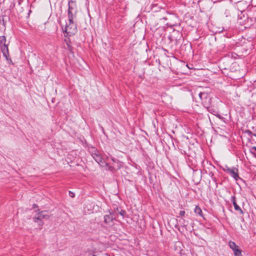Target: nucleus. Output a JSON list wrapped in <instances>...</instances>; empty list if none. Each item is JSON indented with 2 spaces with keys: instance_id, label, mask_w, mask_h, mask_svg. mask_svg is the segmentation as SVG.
<instances>
[{
  "instance_id": "39448f33",
  "label": "nucleus",
  "mask_w": 256,
  "mask_h": 256,
  "mask_svg": "<svg viewBox=\"0 0 256 256\" xmlns=\"http://www.w3.org/2000/svg\"><path fill=\"white\" fill-rule=\"evenodd\" d=\"M229 246L234 252L235 256H242V250L238 248V246L236 245L234 242H230Z\"/></svg>"
},
{
  "instance_id": "4468645a",
  "label": "nucleus",
  "mask_w": 256,
  "mask_h": 256,
  "mask_svg": "<svg viewBox=\"0 0 256 256\" xmlns=\"http://www.w3.org/2000/svg\"><path fill=\"white\" fill-rule=\"evenodd\" d=\"M118 212H119V214L122 216H124L126 214V212L124 210H121Z\"/></svg>"
},
{
  "instance_id": "f3484780",
  "label": "nucleus",
  "mask_w": 256,
  "mask_h": 256,
  "mask_svg": "<svg viewBox=\"0 0 256 256\" xmlns=\"http://www.w3.org/2000/svg\"><path fill=\"white\" fill-rule=\"evenodd\" d=\"M185 214V212L184 210H181L179 214L180 216H184Z\"/></svg>"
},
{
  "instance_id": "0eeeda50",
  "label": "nucleus",
  "mask_w": 256,
  "mask_h": 256,
  "mask_svg": "<svg viewBox=\"0 0 256 256\" xmlns=\"http://www.w3.org/2000/svg\"><path fill=\"white\" fill-rule=\"evenodd\" d=\"M194 212L199 216L204 218L202 209L198 206H196L194 208Z\"/></svg>"
},
{
  "instance_id": "4be33fe9",
  "label": "nucleus",
  "mask_w": 256,
  "mask_h": 256,
  "mask_svg": "<svg viewBox=\"0 0 256 256\" xmlns=\"http://www.w3.org/2000/svg\"><path fill=\"white\" fill-rule=\"evenodd\" d=\"M208 110L210 112H211V109H210V108L208 107Z\"/></svg>"
},
{
  "instance_id": "9b49d317",
  "label": "nucleus",
  "mask_w": 256,
  "mask_h": 256,
  "mask_svg": "<svg viewBox=\"0 0 256 256\" xmlns=\"http://www.w3.org/2000/svg\"><path fill=\"white\" fill-rule=\"evenodd\" d=\"M248 132L252 140L256 143V134H252L250 131H248Z\"/></svg>"
},
{
  "instance_id": "f257e3e1",
  "label": "nucleus",
  "mask_w": 256,
  "mask_h": 256,
  "mask_svg": "<svg viewBox=\"0 0 256 256\" xmlns=\"http://www.w3.org/2000/svg\"><path fill=\"white\" fill-rule=\"evenodd\" d=\"M76 8L74 1L70 0L68 2V20L66 22L64 28H63V32L68 36H72L77 32L76 24L74 21L76 15Z\"/></svg>"
},
{
  "instance_id": "f03ea898",
  "label": "nucleus",
  "mask_w": 256,
  "mask_h": 256,
  "mask_svg": "<svg viewBox=\"0 0 256 256\" xmlns=\"http://www.w3.org/2000/svg\"><path fill=\"white\" fill-rule=\"evenodd\" d=\"M92 156L95 160L102 166L108 167L110 170H112L114 168L116 160L113 158H110L111 160L114 162L113 165L111 166H110L111 164L108 162L109 160L108 158L103 157L100 152L97 150L94 149L92 150Z\"/></svg>"
},
{
  "instance_id": "ddd939ff",
  "label": "nucleus",
  "mask_w": 256,
  "mask_h": 256,
  "mask_svg": "<svg viewBox=\"0 0 256 256\" xmlns=\"http://www.w3.org/2000/svg\"><path fill=\"white\" fill-rule=\"evenodd\" d=\"M33 220L35 222H38V220H40V218L39 216L38 215V216H34L33 218Z\"/></svg>"
},
{
  "instance_id": "6e6552de",
  "label": "nucleus",
  "mask_w": 256,
  "mask_h": 256,
  "mask_svg": "<svg viewBox=\"0 0 256 256\" xmlns=\"http://www.w3.org/2000/svg\"><path fill=\"white\" fill-rule=\"evenodd\" d=\"M112 221V218L110 214H106L104 216V222L106 224H108Z\"/></svg>"
},
{
  "instance_id": "dca6fc26",
  "label": "nucleus",
  "mask_w": 256,
  "mask_h": 256,
  "mask_svg": "<svg viewBox=\"0 0 256 256\" xmlns=\"http://www.w3.org/2000/svg\"><path fill=\"white\" fill-rule=\"evenodd\" d=\"M39 226H42L43 225V222L42 221V220H38V222H36Z\"/></svg>"
},
{
  "instance_id": "2eb2a0df",
  "label": "nucleus",
  "mask_w": 256,
  "mask_h": 256,
  "mask_svg": "<svg viewBox=\"0 0 256 256\" xmlns=\"http://www.w3.org/2000/svg\"><path fill=\"white\" fill-rule=\"evenodd\" d=\"M232 168H228V166L226 167V168L224 169V170L229 174V172L232 170Z\"/></svg>"
},
{
  "instance_id": "aec40b11",
  "label": "nucleus",
  "mask_w": 256,
  "mask_h": 256,
  "mask_svg": "<svg viewBox=\"0 0 256 256\" xmlns=\"http://www.w3.org/2000/svg\"><path fill=\"white\" fill-rule=\"evenodd\" d=\"M69 193L70 196H71L72 198H74V194L72 192L70 191Z\"/></svg>"
},
{
  "instance_id": "9d476101",
  "label": "nucleus",
  "mask_w": 256,
  "mask_h": 256,
  "mask_svg": "<svg viewBox=\"0 0 256 256\" xmlns=\"http://www.w3.org/2000/svg\"><path fill=\"white\" fill-rule=\"evenodd\" d=\"M233 205L234 206L235 210L239 211L240 214H243L244 212L240 208L236 202H233Z\"/></svg>"
},
{
  "instance_id": "423d86ee",
  "label": "nucleus",
  "mask_w": 256,
  "mask_h": 256,
  "mask_svg": "<svg viewBox=\"0 0 256 256\" xmlns=\"http://www.w3.org/2000/svg\"><path fill=\"white\" fill-rule=\"evenodd\" d=\"M229 174L236 180L240 178L238 174V170L235 168H232V170L229 172Z\"/></svg>"
},
{
  "instance_id": "1a4fd4ad",
  "label": "nucleus",
  "mask_w": 256,
  "mask_h": 256,
  "mask_svg": "<svg viewBox=\"0 0 256 256\" xmlns=\"http://www.w3.org/2000/svg\"><path fill=\"white\" fill-rule=\"evenodd\" d=\"M45 212L44 211H42L38 213V214L40 218V220L45 218V219H48L49 218V216L48 214H44Z\"/></svg>"
},
{
  "instance_id": "412c9836",
  "label": "nucleus",
  "mask_w": 256,
  "mask_h": 256,
  "mask_svg": "<svg viewBox=\"0 0 256 256\" xmlns=\"http://www.w3.org/2000/svg\"><path fill=\"white\" fill-rule=\"evenodd\" d=\"M231 200L232 202L233 203V202H236V197L234 196H232Z\"/></svg>"
},
{
  "instance_id": "f8f14e48",
  "label": "nucleus",
  "mask_w": 256,
  "mask_h": 256,
  "mask_svg": "<svg viewBox=\"0 0 256 256\" xmlns=\"http://www.w3.org/2000/svg\"><path fill=\"white\" fill-rule=\"evenodd\" d=\"M250 152L253 154L255 157H256V147L253 146L250 149Z\"/></svg>"
},
{
  "instance_id": "5701e85b",
  "label": "nucleus",
  "mask_w": 256,
  "mask_h": 256,
  "mask_svg": "<svg viewBox=\"0 0 256 256\" xmlns=\"http://www.w3.org/2000/svg\"><path fill=\"white\" fill-rule=\"evenodd\" d=\"M36 207H37V206H36V204H34V207H33V208H36Z\"/></svg>"
},
{
  "instance_id": "7ed1b4c3",
  "label": "nucleus",
  "mask_w": 256,
  "mask_h": 256,
  "mask_svg": "<svg viewBox=\"0 0 256 256\" xmlns=\"http://www.w3.org/2000/svg\"><path fill=\"white\" fill-rule=\"evenodd\" d=\"M6 38L4 36H0V46L4 56L8 59V46L6 44Z\"/></svg>"
},
{
  "instance_id": "6ab92c4d",
  "label": "nucleus",
  "mask_w": 256,
  "mask_h": 256,
  "mask_svg": "<svg viewBox=\"0 0 256 256\" xmlns=\"http://www.w3.org/2000/svg\"><path fill=\"white\" fill-rule=\"evenodd\" d=\"M180 245H182V244L180 242H176V246H178L180 248Z\"/></svg>"
},
{
  "instance_id": "a211bd4d",
  "label": "nucleus",
  "mask_w": 256,
  "mask_h": 256,
  "mask_svg": "<svg viewBox=\"0 0 256 256\" xmlns=\"http://www.w3.org/2000/svg\"><path fill=\"white\" fill-rule=\"evenodd\" d=\"M110 214L112 217V220L116 218V217L115 215L114 214L110 213Z\"/></svg>"
},
{
  "instance_id": "20e7f679",
  "label": "nucleus",
  "mask_w": 256,
  "mask_h": 256,
  "mask_svg": "<svg viewBox=\"0 0 256 256\" xmlns=\"http://www.w3.org/2000/svg\"><path fill=\"white\" fill-rule=\"evenodd\" d=\"M198 95L202 102L204 104L205 106H206V105L210 102V94L208 92H200Z\"/></svg>"
}]
</instances>
